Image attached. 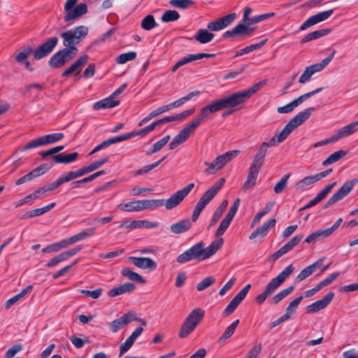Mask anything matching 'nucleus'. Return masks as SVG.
<instances>
[{
  "mask_svg": "<svg viewBox=\"0 0 358 358\" xmlns=\"http://www.w3.org/2000/svg\"><path fill=\"white\" fill-rule=\"evenodd\" d=\"M88 28L80 25L61 33L64 48L55 52L49 59L48 65L53 69H59L70 62L78 54L76 45L87 35Z\"/></svg>",
  "mask_w": 358,
  "mask_h": 358,
  "instance_id": "1",
  "label": "nucleus"
},
{
  "mask_svg": "<svg viewBox=\"0 0 358 358\" xmlns=\"http://www.w3.org/2000/svg\"><path fill=\"white\" fill-rule=\"evenodd\" d=\"M223 243V238H220L213 241L206 248H204L205 243L201 241L178 255L176 261L179 264H185L192 260L203 261L215 254L222 247Z\"/></svg>",
  "mask_w": 358,
  "mask_h": 358,
  "instance_id": "2",
  "label": "nucleus"
},
{
  "mask_svg": "<svg viewBox=\"0 0 358 358\" xmlns=\"http://www.w3.org/2000/svg\"><path fill=\"white\" fill-rule=\"evenodd\" d=\"M266 142L262 143L254 157L253 161L249 168L247 179L243 185V189L246 191L254 187L260 170L263 166L265 156L267 152V147Z\"/></svg>",
  "mask_w": 358,
  "mask_h": 358,
  "instance_id": "3",
  "label": "nucleus"
},
{
  "mask_svg": "<svg viewBox=\"0 0 358 358\" xmlns=\"http://www.w3.org/2000/svg\"><path fill=\"white\" fill-rule=\"evenodd\" d=\"M252 9L250 7H246L244 10L243 22L238 24L232 29L225 31L222 34L223 38L242 37L246 38L253 35L254 31L256 29L255 27H250L249 15L251 13Z\"/></svg>",
  "mask_w": 358,
  "mask_h": 358,
  "instance_id": "4",
  "label": "nucleus"
},
{
  "mask_svg": "<svg viewBox=\"0 0 358 358\" xmlns=\"http://www.w3.org/2000/svg\"><path fill=\"white\" fill-rule=\"evenodd\" d=\"M315 110V108L314 107L306 108L303 111L299 112L293 118H292L282 129V130L279 134H277L274 136L277 140V143H280L283 142L293 130H294L299 126L301 125L310 117L311 113Z\"/></svg>",
  "mask_w": 358,
  "mask_h": 358,
  "instance_id": "5",
  "label": "nucleus"
},
{
  "mask_svg": "<svg viewBox=\"0 0 358 358\" xmlns=\"http://www.w3.org/2000/svg\"><path fill=\"white\" fill-rule=\"evenodd\" d=\"M239 153L240 150H231L217 156L213 162H204V164L207 166L204 173L208 175L215 174L228 162L236 158Z\"/></svg>",
  "mask_w": 358,
  "mask_h": 358,
  "instance_id": "6",
  "label": "nucleus"
},
{
  "mask_svg": "<svg viewBox=\"0 0 358 358\" xmlns=\"http://www.w3.org/2000/svg\"><path fill=\"white\" fill-rule=\"evenodd\" d=\"M77 0H67L64 5L65 15L64 20L66 22L72 21L80 17L87 12V6L84 3L76 4Z\"/></svg>",
  "mask_w": 358,
  "mask_h": 358,
  "instance_id": "7",
  "label": "nucleus"
},
{
  "mask_svg": "<svg viewBox=\"0 0 358 358\" xmlns=\"http://www.w3.org/2000/svg\"><path fill=\"white\" fill-rule=\"evenodd\" d=\"M64 137V134L63 133H54L44 135L28 143L22 148L21 151L25 152L28 150L35 148L37 147L45 146L49 144H52L57 141H59L62 139H63Z\"/></svg>",
  "mask_w": 358,
  "mask_h": 358,
  "instance_id": "8",
  "label": "nucleus"
},
{
  "mask_svg": "<svg viewBox=\"0 0 358 358\" xmlns=\"http://www.w3.org/2000/svg\"><path fill=\"white\" fill-rule=\"evenodd\" d=\"M194 187V183H189L182 189L178 190L172 194L169 199L164 200V205L165 206L166 208L171 210L178 206L181 203V201L189 194Z\"/></svg>",
  "mask_w": 358,
  "mask_h": 358,
  "instance_id": "9",
  "label": "nucleus"
},
{
  "mask_svg": "<svg viewBox=\"0 0 358 358\" xmlns=\"http://www.w3.org/2000/svg\"><path fill=\"white\" fill-rule=\"evenodd\" d=\"M58 43L56 36L48 38L45 43L39 45L35 50H33L34 58L40 60L48 57L55 48Z\"/></svg>",
  "mask_w": 358,
  "mask_h": 358,
  "instance_id": "10",
  "label": "nucleus"
},
{
  "mask_svg": "<svg viewBox=\"0 0 358 358\" xmlns=\"http://www.w3.org/2000/svg\"><path fill=\"white\" fill-rule=\"evenodd\" d=\"M240 204V199L237 198L230 207L227 214L224 217V218L222 220L219 227L217 228V231H215V236L216 237H220L226 231L229 226L230 225L231 222L234 219L238 206Z\"/></svg>",
  "mask_w": 358,
  "mask_h": 358,
  "instance_id": "11",
  "label": "nucleus"
},
{
  "mask_svg": "<svg viewBox=\"0 0 358 358\" xmlns=\"http://www.w3.org/2000/svg\"><path fill=\"white\" fill-rule=\"evenodd\" d=\"M196 127L190 122L187 124L171 141L169 143V149L173 150L180 144L185 142L193 133Z\"/></svg>",
  "mask_w": 358,
  "mask_h": 358,
  "instance_id": "12",
  "label": "nucleus"
},
{
  "mask_svg": "<svg viewBox=\"0 0 358 358\" xmlns=\"http://www.w3.org/2000/svg\"><path fill=\"white\" fill-rule=\"evenodd\" d=\"M236 17L235 13H229L221 18L215 21L209 22L207 24V28L211 31H217L224 29L231 24Z\"/></svg>",
  "mask_w": 358,
  "mask_h": 358,
  "instance_id": "13",
  "label": "nucleus"
},
{
  "mask_svg": "<svg viewBox=\"0 0 358 358\" xmlns=\"http://www.w3.org/2000/svg\"><path fill=\"white\" fill-rule=\"evenodd\" d=\"M220 109L215 101L208 103L201 109L199 116L191 122L197 128L206 119L208 118L210 114L219 111Z\"/></svg>",
  "mask_w": 358,
  "mask_h": 358,
  "instance_id": "14",
  "label": "nucleus"
},
{
  "mask_svg": "<svg viewBox=\"0 0 358 358\" xmlns=\"http://www.w3.org/2000/svg\"><path fill=\"white\" fill-rule=\"evenodd\" d=\"M334 13V10H328L323 12L318 13L309 18H308L300 27L299 30L303 31L313 26L317 23L328 19Z\"/></svg>",
  "mask_w": 358,
  "mask_h": 358,
  "instance_id": "15",
  "label": "nucleus"
},
{
  "mask_svg": "<svg viewBox=\"0 0 358 358\" xmlns=\"http://www.w3.org/2000/svg\"><path fill=\"white\" fill-rule=\"evenodd\" d=\"M119 223H120V225H119L120 229H122V228H127V229H139V228L152 229V228H155L158 226L157 222H150L148 220H133V221L126 220V221L120 222Z\"/></svg>",
  "mask_w": 358,
  "mask_h": 358,
  "instance_id": "16",
  "label": "nucleus"
},
{
  "mask_svg": "<svg viewBox=\"0 0 358 358\" xmlns=\"http://www.w3.org/2000/svg\"><path fill=\"white\" fill-rule=\"evenodd\" d=\"M48 150L52 156V159L57 164H71L76 161L78 157V153L76 152L67 155H64L63 153L56 155L57 152L54 148Z\"/></svg>",
  "mask_w": 358,
  "mask_h": 358,
  "instance_id": "17",
  "label": "nucleus"
},
{
  "mask_svg": "<svg viewBox=\"0 0 358 358\" xmlns=\"http://www.w3.org/2000/svg\"><path fill=\"white\" fill-rule=\"evenodd\" d=\"M48 150L52 156V159L57 164H71L76 161L78 157V153L76 152L67 155H64L63 153L56 155L57 152L54 148Z\"/></svg>",
  "mask_w": 358,
  "mask_h": 358,
  "instance_id": "18",
  "label": "nucleus"
},
{
  "mask_svg": "<svg viewBox=\"0 0 358 358\" xmlns=\"http://www.w3.org/2000/svg\"><path fill=\"white\" fill-rule=\"evenodd\" d=\"M334 296L333 292H329L322 299L318 300L307 306L306 312L308 313H315L326 308L332 301Z\"/></svg>",
  "mask_w": 358,
  "mask_h": 358,
  "instance_id": "19",
  "label": "nucleus"
},
{
  "mask_svg": "<svg viewBox=\"0 0 358 358\" xmlns=\"http://www.w3.org/2000/svg\"><path fill=\"white\" fill-rule=\"evenodd\" d=\"M357 126L358 120L353 122L338 129V131L331 136L334 142H337L342 138H346L353 134L355 132L357 131Z\"/></svg>",
  "mask_w": 358,
  "mask_h": 358,
  "instance_id": "20",
  "label": "nucleus"
},
{
  "mask_svg": "<svg viewBox=\"0 0 358 358\" xmlns=\"http://www.w3.org/2000/svg\"><path fill=\"white\" fill-rule=\"evenodd\" d=\"M87 60L88 56L87 55L80 57L67 69L62 72V76L68 77L73 73L75 76L78 75L82 70V66L87 62Z\"/></svg>",
  "mask_w": 358,
  "mask_h": 358,
  "instance_id": "21",
  "label": "nucleus"
},
{
  "mask_svg": "<svg viewBox=\"0 0 358 358\" xmlns=\"http://www.w3.org/2000/svg\"><path fill=\"white\" fill-rule=\"evenodd\" d=\"M129 260L136 266L142 269H156L157 264L150 257H130Z\"/></svg>",
  "mask_w": 358,
  "mask_h": 358,
  "instance_id": "22",
  "label": "nucleus"
},
{
  "mask_svg": "<svg viewBox=\"0 0 358 358\" xmlns=\"http://www.w3.org/2000/svg\"><path fill=\"white\" fill-rule=\"evenodd\" d=\"M143 327H137L126 341L120 346L119 357L124 355L133 345L136 338L143 333Z\"/></svg>",
  "mask_w": 358,
  "mask_h": 358,
  "instance_id": "23",
  "label": "nucleus"
},
{
  "mask_svg": "<svg viewBox=\"0 0 358 358\" xmlns=\"http://www.w3.org/2000/svg\"><path fill=\"white\" fill-rule=\"evenodd\" d=\"M276 220L273 218L269 219L266 222H264L262 225L257 227L249 236L250 240H253L258 236L262 238L266 236L268 234V229L271 227H273L275 225Z\"/></svg>",
  "mask_w": 358,
  "mask_h": 358,
  "instance_id": "24",
  "label": "nucleus"
},
{
  "mask_svg": "<svg viewBox=\"0 0 358 358\" xmlns=\"http://www.w3.org/2000/svg\"><path fill=\"white\" fill-rule=\"evenodd\" d=\"M31 53L33 54V48L31 46H27L15 57V61L18 63L24 64L25 68L29 71H33V67L31 63L27 60V58Z\"/></svg>",
  "mask_w": 358,
  "mask_h": 358,
  "instance_id": "25",
  "label": "nucleus"
},
{
  "mask_svg": "<svg viewBox=\"0 0 358 358\" xmlns=\"http://www.w3.org/2000/svg\"><path fill=\"white\" fill-rule=\"evenodd\" d=\"M358 182V178H354L346 181L339 189L333 195L338 201L341 200L346 196L353 189L354 186Z\"/></svg>",
  "mask_w": 358,
  "mask_h": 358,
  "instance_id": "26",
  "label": "nucleus"
},
{
  "mask_svg": "<svg viewBox=\"0 0 358 358\" xmlns=\"http://www.w3.org/2000/svg\"><path fill=\"white\" fill-rule=\"evenodd\" d=\"M294 269V268L292 264H289L275 278H273L269 283L277 289L278 287L283 283L285 279L293 273Z\"/></svg>",
  "mask_w": 358,
  "mask_h": 358,
  "instance_id": "27",
  "label": "nucleus"
},
{
  "mask_svg": "<svg viewBox=\"0 0 358 358\" xmlns=\"http://www.w3.org/2000/svg\"><path fill=\"white\" fill-rule=\"evenodd\" d=\"M192 223L189 219H184L171 225L170 230L172 233L180 234L187 231L192 227Z\"/></svg>",
  "mask_w": 358,
  "mask_h": 358,
  "instance_id": "28",
  "label": "nucleus"
},
{
  "mask_svg": "<svg viewBox=\"0 0 358 358\" xmlns=\"http://www.w3.org/2000/svg\"><path fill=\"white\" fill-rule=\"evenodd\" d=\"M136 289V285L132 282H126L119 287L111 289L108 294L110 297H115L120 294L131 292Z\"/></svg>",
  "mask_w": 358,
  "mask_h": 358,
  "instance_id": "29",
  "label": "nucleus"
},
{
  "mask_svg": "<svg viewBox=\"0 0 358 358\" xmlns=\"http://www.w3.org/2000/svg\"><path fill=\"white\" fill-rule=\"evenodd\" d=\"M120 104L119 101H115L110 95V96L95 102L93 104V109L99 110L101 109L111 108Z\"/></svg>",
  "mask_w": 358,
  "mask_h": 358,
  "instance_id": "30",
  "label": "nucleus"
},
{
  "mask_svg": "<svg viewBox=\"0 0 358 358\" xmlns=\"http://www.w3.org/2000/svg\"><path fill=\"white\" fill-rule=\"evenodd\" d=\"M335 54H336V50H333L332 52L326 58L323 59L320 63L310 65V66H308V69L310 71V72L313 75L317 72L322 71L333 59Z\"/></svg>",
  "mask_w": 358,
  "mask_h": 358,
  "instance_id": "31",
  "label": "nucleus"
},
{
  "mask_svg": "<svg viewBox=\"0 0 358 358\" xmlns=\"http://www.w3.org/2000/svg\"><path fill=\"white\" fill-rule=\"evenodd\" d=\"M331 29L329 28L321 29L306 34L301 40V43L303 44L307 42L318 39L331 33Z\"/></svg>",
  "mask_w": 358,
  "mask_h": 358,
  "instance_id": "32",
  "label": "nucleus"
},
{
  "mask_svg": "<svg viewBox=\"0 0 358 358\" xmlns=\"http://www.w3.org/2000/svg\"><path fill=\"white\" fill-rule=\"evenodd\" d=\"M205 315V311L200 308H194L187 317L186 320H188L190 323H192L194 326L197 327V326L200 324L201 320H203Z\"/></svg>",
  "mask_w": 358,
  "mask_h": 358,
  "instance_id": "33",
  "label": "nucleus"
},
{
  "mask_svg": "<svg viewBox=\"0 0 358 358\" xmlns=\"http://www.w3.org/2000/svg\"><path fill=\"white\" fill-rule=\"evenodd\" d=\"M215 56V54H209V53H196V54H189L182 58H181L179 61L180 64L181 66H184L188 63L194 62L197 59H201L203 58H211Z\"/></svg>",
  "mask_w": 358,
  "mask_h": 358,
  "instance_id": "34",
  "label": "nucleus"
},
{
  "mask_svg": "<svg viewBox=\"0 0 358 358\" xmlns=\"http://www.w3.org/2000/svg\"><path fill=\"white\" fill-rule=\"evenodd\" d=\"M56 206V203H51L43 208H36L31 210L27 212L23 216V219H27L29 217H38L41 215H43L48 212H49L51 209H52Z\"/></svg>",
  "mask_w": 358,
  "mask_h": 358,
  "instance_id": "35",
  "label": "nucleus"
},
{
  "mask_svg": "<svg viewBox=\"0 0 358 358\" xmlns=\"http://www.w3.org/2000/svg\"><path fill=\"white\" fill-rule=\"evenodd\" d=\"M227 96L229 99L231 110H235V111L238 109V106L246 102V100L241 91L233 93Z\"/></svg>",
  "mask_w": 358,
  "mask_h": 358,
  "instance_id": "36",
  "label": "nucleus"
},
{
  "mask_svg": "<svg viewBox=\"0 0 358 358\" xmlns=\"http://www.w3.org/2000/svg\"><path fill=\"white\" fill-rule=\"evenodd\" d=\"M214 38V34L204 29H199L194 34V38L201 44L210 42Z\"/></svg>",
  "mask_w": 358,
  "mask_h": 358,
  "instance_id": "37",
  "label": "nucleus"
},
{
  "mask_svg": "<svg viewBox=\"0 0 358 358\" xmlns=\"http://www.w3.org/2000/svg\"><path fill=\"white\" fill-rule=\"evenodd\" d=\"M141 206V211L145 209H155L157 207L164 206V199H146L139 200Z\"/></svg>",
  "mask_w": 358,
  "mask_h": 358,
  "instance_id": "38",
  "label": "nucleus"
},
{
  "mask_svg": "<svg viewBox=\"0 0 358 358\" xmlns=\"http://www.w3.org/2000/svg\"><path fill=\"white\" fill-rule=\"evenodd\" d=\"M266 83V80H262L253 85L251 87L241 90V93L245 97V100H248L253 94L258 92L262 87H263Z\"/></svg>",
  "mask_w": 358,
  "mask_h": 358,
  "instance_id": "39",
  "label": "nucleus"
},
{
  "mask_svg": "<svg viewBox=\"0 0 358 358\" xmlns=\"http://www.w3.org/2000/svg\"><path fill=\"white\" fill-rule=\"evenodd\" d=\"M122 276L127 278L130 280L138 282L145 284L146 280L138 273L132 271L129 268L124 267L121 271Z\"/></svg>",
  "mask_w": 358,
  "mask_h": 358,
  "instance_id": "40",
  "label": "nucleus"
},
{
  "mask_svg": "<svg viewBox=\"0 0 358 358\" xmlns=\"http://www.w3.org/2000/svg\"><path fill=\"white\" fill-rule=\"evenodd\" d=\"M196 328V327L195 326L185 319L179 331L178 337L180 338H185L187 337L195 330Z\"/></svg>",
  "mask_w": 358,
  "mask_h": 358,
  "instance_id": "41",
  "label": "nucleus"
},
{
  "mask_svg": "<svg viewBox=\"0 0 358 358\" xmlns=\"http://www.w3.org/2000/svg\"><path fill=\"white\" fill-rule=\"evenodd\" d=\"M320 180L317 174L305 177L300 180L296 185V189L304 190L306 187L313 184L314 182Z\"/></svg>",
  "mask_w": 358,
  "mask_h": 358,
  "instance_id": "42",
  "label": "nucleus"
},
{
  "mask_svg": "<svg viewBox=\"0 0 358 358\" xmlns=\"http://www.w3.org/2000/svg\"><path fill=\"white\" fill-rule=\"evenodd\" d=\"M294 287V286H289L282 290H281L280 292H278L277 294H275L274 296H273L271 300L270 303L271 305H276L279 302H280L284 298H285L287 296H288L293 290Z\"/></svg>",
  "mask_w": 358,
  "mask_h": 358,
  "instance_id": "43",
  "label": "nucleus"
},
{
  "mask_svg": "<svg viewBox=\"0 0 358 358\" xmlns=\"http://www.w3.org/2000/svg\"><path fill=\"white\" fill-rule=\"evenodd\" d=\"M32 289V286L31 285L27 286L24 289H23L20 293L14 296L13 297L8 299L6 303V308L9 309L11 306H13L18 300L24 297L29 291Z\"/></svg>",
  "mask_w": 358,
  "mask_h": 358,
  "instance_id": "44",
  "label": "nucleus"
},
{
  "mask_svg": "<svg viewBox=\"0 0 358 358\" xmlns=\"http://www.w3.org/2000/svg\"><path fill=\"white\" fill-rule=\"evenodd\" d=\"M347 155V152L343 150H339L333 154L330 155L323 162V166H327L329 164L335 163L339 161L341 159Z\"/></svg>",
  "mask_w": 358,
  "mask_h": 358,
  "instance_id": "45",
  "label": "nucleus"
},
{
  "mask_svg": "<svg viewBox=\"0 0 358 358\" xmlns=\"http://www.w3.org/2000/svg\"><path fill=\"white\" fill-rule=\"evenodd\" d=\"M118 208L125 212H138L141 211L140 201H130L126 203H122Z\"/></svg>",
  "mask_w": 358,
  "mask_h": 358,
  "instance_id": "46",
  "label": "nucleus"
},
{
  "mask_svg": "<svg viewBox=\"0 0 358 358\" xmlns=\"http://www.w3.org/2000/svg\"><path fill=\"white\" fill-rule=\"evenodd\" d=\"M109 162V157H105L102 158L101 159L97 160L90 164L87 166H83V170L85 171V174H87L89 173H91L94 171V170L98 169L103 164L108 163Z\"/></svg>",
  "mask_w": 358,
  "mask_h": 358,
  "instance_id": "47",
  "label": "nucleus"
},
{
  "mask_svg": "<svg viewBox=\"0 0 358 358\" xmlns=\"http://www.w3.org/2000/svg\"><path fill=\"white\" fill-rule=\"evenodd\" d=\"M200 94H201V92L197 90L192 92L189 93L188 94H187L186 96H185L182 98H180L179 99L171 103V106H172V108H178V107L181 106L182 105H183L187 101L192 99L194 96H199Z\"/></svg>",
  "mask_w": 358,
  "mask_h": 358,
  "instance_id": "48",
  "label": "nucleus"
},
{
  "mask_svg": "<svg viewBox=\"0 0 358 358\" xmlns=\"http://www.w3.org/2000/svg\"><path fill=\"white\" fill-rule=\"evenodd\" d=\"M275 290L276 289L268 282L266 286L265 290L256 297V301L259 304L263 303Z\"/></svg>",
  "mask_w": 358,
  "mask_h": 358,
  "instance_id": "49",
  "label": "nucleus"
},
{
  "mask_svg": "<svg viewBox=\"0 0 358 358\" xmlns=\"http://www.w3.org/2000/svg\"><path fill=\"white\" fill-rule=\"evenodd\" d=\"M85 175V171L83 170V168H80L76 171H69L67 173H66L64 176H61V178L63 181V182H69L73 179H76L78 177L83 176Z\"/></svg>",
  "mask_w": 358,
  "mask_h": 358,
  "instance_id": "50",
  "label": "nucleus"
},
{
  "mask_svg": "<svg viewBox=\"0 0 358 358\" xmlns=\"http://www.w3.org/2000/svg\"><path fill=\"white\" fill-rule=\"evenodd\" d=\"M239 324V320L234 321L224 331L223 334L219 338L220 342L224 341L230 338L234 333L237 326Z\"/></svg>",
  "mask_w": 358,
  "mask_h": 358,
  "instance_id": "51",
  "label": "nucleus"
},
{
  "mask_svg": "<svg viewBox=\"0 0 358 358\" xmlns=\"http://www.w3.org/2000/svg\"><path fill=\"white\" fill-rule=\"evenodd\" d=\"M157 24L155 22V17L152 15L145 16L141 22V27L147 31L151 30L155 28Z\"/></svg>",
  "mask_w": 358,
  "mask_h": 358,
  "instance_id": "52",
  "label": "nucleus"
},
{
  "mask_svg": "<svg viewBox=\"0 0 358 358\" xmlns=\"http://www.w3.org/2000/svg\"><path fill=\"white\" fill-rule=\"evenodd\" d=\"M165 159L166 156H164L162 159L155 162V163L142 167L141 169L136 171L135 176H140L149 173L150 171L157 167Z\"/></svg>",
  "mask_w": 358,
  "mask_h": 358,
  "instance_id": "53",
  "label": "nucleus"
},
{
  "mask_svg": "<svg viewBox=\"0 0 358 358\" xmlns=\"http://www.w3.org/2000/svg\"><path fill=\"white\" fill-rule=\"evenodd\" d=\"M180 18V14L175 10H166L162 16V21L164 22H170L178 20Z\"/></svg>",
  "mask_w": 358,
  "mask_h": 358,
  "instance_id": "54",
  "label": "nucleus"
},
{
  "mask_svg": "<svg viewBox=\"0 0 358 358\" xmlns=\"http://www.w3.org/2000/svg\"><path fill=\"white\" fill-rule=\"evenodd\" d=\"M290 173H287L275 184L273 190L275 194L282 193L287 187V180L290 177Z\"/></svg>",
  "mask_w": 358,
  "mask_h": 358,
  "instance_id": "55",
  "label": "nucleus"
},
{
  "mask_svg": "<svg viewBox=\"0 0 358 358\" xmlns=\"http://www.w3.org/2000/svg\"><path fill=\"white\" fill-rule=\"evenodd\" d=\"M136 57V52H129L120 55L116 59V62L120 64H125L127 62L134 60Z\"/></svg>",
  "mask_w": 358,
  "mask_h": 358,
  "instance_id": "56",
  "label": "nucleus"
},
{
  "mask_svg": "<svg viewBox=\"0 0 358 358\" xmlns=\"http://www.w3.org/2000/svg\"><path fill=\"white\" fill-rule=\"evenodd\" d=\"M169 135L163 137L162 139L154 143L152 150L150 152H147V155L157 152L169 142Z\"/></svg>",
  "mask_w": 358,
  "mask_h": 358,
  "instance_id": "57",
  "label": "nucleus"
},
{
  "mask_svg": "<svg viewBox=\"0 0 358 358\" xmlns=\"http://www.w3.org/2000/svg\"><path fill=\"white\" fill-rule=\"evenodd\" d=\"M215 278L213 276H208L197 284L196 289L199 292L203 291L215 283Z\"/></svg>",
  "mask_w": 358,
  "mask_h": 358,
  "instance_id": "58",
  "label": "nucleus"
},
{
  "mask_svg": "<svg viewBox=\"0 0 358 358\" xmlns=\"http://www.w3.org/2000/svg\"><path fill=\"white\" fill-rule=\"evenodd\" d=\"M169 3L176 8L185 9L193 5L192 0H170Z\"/></svg>",
  "mask_w": 358,
  "mask_h": 358,
  "instance_id": "59",
  "label": "nucleus"
},
{
  "mask_svg": "<svg viewBox=\"0 0 358 358\" xmlns=\"http://www.w3.org/2000/svg\"><path fill=\"white\" fill-rule=\"evenodd\" d=\"M157 126H158L157 122L155 121V122H152V124L146 126L145 127H144L137 131H134V133L135 134V136H141L142 137H144L152 131Z\"/></svg>",
  "mask_w": 358,
  "mask_h": 358,
  "instance_id": "60",
  "label": "nucleus"
},
{
  "mask_svg": "<svg viewBox=\"0 0 358 358\" xmlns=\"http://www.w3.org/2000/svg\"><path fill=\"white\" fill-rule=\"evenodd\" d=\"M314 272L315 271L313 268L309 265L300 272V273L296 277L295 281L297 282H301L312 275Z\"/></svg>",
  "mask_w": 358,
  "mask_h": 358,
  "instance_id": "61",
  "label": "nucleus"
},
{
  "mask_svg": "<svg viewBox=\"0 0 358 358\" xmlns=\"http://www.w3.org/2000/svg\"><path fill=\"white\" fill-rule=\"evenodd\" d=\"M125 322L122 317H119L117 320H113L110 322V330L113 333L117 332L119 330L122 329V327L125 325Z\"/></svg>",
  "mask_w": 358,
  "mask_h": 358,
  "instance_id": "62",
  "label": "nucleus"
},
{
  "mask_svg": "<svg viewBox=\"0 0 358 358\" xmlns=\"http://www.w3.org/2000/svg\"><path fill=\"white\" fill-rule=\"evenodd\" d=\"M239 303L236 301L234 299L229 302V303L227 305V306L224 310L222 314L224 317H228L230 315H231L235 310L237 308V307L239 306Z\"/></svg>",
  "mask_w": 358,
  "mask_h": 358,
  "instance_id": "63",
  "label": "nucleus"
},
{
  "mask_svg": "<svg viewBox=\"0 0 358 358\" xmlns=\"http://www.w3.org/2000/svg\"><path fill=\"white\" fill-rule=\"evenodd\" d=\"M23 348L21 344H16L9 348L5 353V358H13L17 353L20 352Z\"/></svg>",
  "mask_w": 358,
  "mask_h": 358,
  "instance_id": "64",
  "label": "nucleus"
}]
</instances>
